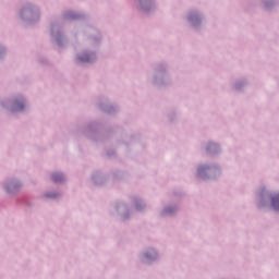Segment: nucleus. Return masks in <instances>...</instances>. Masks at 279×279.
<instances>
[{"mask_svg":"<svg viewBox=\"0 0 279 279\" xmlns=\"http://www.w3.org/2000/svg\"><path fill=\"white\" fill-rule=\"evenodd\" d=\"M24 108H25V105L23 102L15 100L13 110H23Z\"/></svg>","mask_w":279,"mask_h":279,"instance_id":"f03ea898","label":"nucleus"},{"mask_svg":"<svg viewBox=\"0 0 279 279\" xmlns=\"http://www.w3.org/2000/svg\"><path fill=\"white\" fill-rule=\"evenodd\" d=\"M53 182H62L63 177L60 173H56L52 175Z\"/></svg>","mask_w":279,"mask_h":279,"instance_id":"7ed1b4c3","label":"nucleus"},{"mask_svg":"<svg viewBox=\"0 0 279 279\" xmlns=\"http://www.w3.org/2000/svg\"><path fill=\"white\" fill-rule=\"evenodd\" d=\"M78 60L81 62H90V57L88 54H86L84 57H80Z\"/></svg>","mask_w":279,"mask_h":279,"instance_id":"20e7f679","label":"nucleus"},{"mask_svg":"<svg viewBox=\"0 0 279 279\" xmlns=\"http://www.w3.org/2000/svg\"><path fill=\"white\" fill-rule=\"evenodd\" d=\"M48 197H53V195H48Z\"/></svg>","mask_w":279,"mask_h":279,"instance_id":"39448f33","label":"nucleus"},{"mask_svg":"<svg viewBox=\"0 0 279 279\" xmlns=\"http://www.w3.org/2000/svg\"><path fill=\"white\" fill-rule=\"evenodd\" d=\"M271 206L274 210H279V195L271 198Z\"/></svg>","mask_w":279,"mask_h":279,"instance_id":"f257e3e1","label":"nucleus"}]
</instances>
